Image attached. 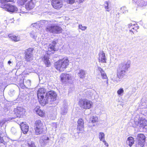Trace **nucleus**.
Instances as JSON below:
<instances>
[{"label":"nucleus","instance_id":"dca6fc26","mask_svg":"<svg viewBox=\"0 0 147 147\" xmlns=\"http://www.w3.org/2000/svg\"><path fill=\"white\" fill-rule=\"evenodd\" d=\"M38 97L39 102L40 104L42 106H44L46 104L49 103L51 104L49 100H48V99L46 98V96L45 97H44V96L42 97Z\"/></svg>","mask_w":147,"mask_h":147},{"label":"nucleus","instance_id":"423d86ee","mask_svg":"<svg viewBox=\"0 0 147 147\" xmlns=\"http://www.w3.org/2000/svg\"><path fill=\"white\" fill-rule=\"evenodd\" d=\"M1 7L5 10L12 13L16 12L18 10L16 6L9 3L4 4Z\"/></svg>","mask_w":147,"mask_h":147},{"label":"nucleus","instance_id":"c85d7f7f","mask_svg":"<svg viewBox=\"0 0 147 147\" xmlns=\"http://www.w3.org/2000/svg\"><path fill=\"white\" fill-rule=\"evenodd\" d=\"M86 74V71L82 69L80 70V72L78 73V76L81 78H84Z\"/></svg>","mask_w":147,"mask_h":147},{"label":"nucleus","instance_id":"7c9ffc66","mask_svg":"<svg viewBox=\"0 0 147 147\" xmlns=\"http://www.w3.org/2000/svg\"><path fill=\"white\" fill-rule=\"evenodd\" d=\"M111 80L115 83L119 82L121 80V79L118 77L117 76H114L111 78Z\"/></svg>","mask_w":147,"mask_h":147},{"label":"nucleus","instance_id":"72a5a7b5","mask_svg":"<svg viewBox=\"0 0 147 147\" xmlns=\"http://www.w3.org/2000/svg\"><path fill=\"white\" fill-rule=\"evenodd\" d=\"M105 135L102 132L99 133L98 137L100 141H102L105 140Z\"/></svg>","mask_w":147,"mask_h":147},{"label":"nucleus","instance_id":"1a4fd4ad","mask_svg":"<svg viewBox=\"0 0 147 147\" xmlns=\"http://www.w3.org/2000/svg\"><path fill=\"white\" fill-rule=\"evenodd\" d=\"M56 43L57 42L55 41H53L48 46L47 50L46 51L47 54L50 55L54 53L55 50V47Z\"/></svg>","mask_w":147,"mask_h":147},{"label":"nucleus","instance_id":"7ed1b4c3","mask_svg":"<svg viewBox=\"0 0 147 147\" xmlns=\"http://www.w3.org/2000/svg\"><path fill=\"white\" fill-rule=\"evenodd\" d=\"M35 134L39 135L44 132H45L46 127L43 125L42 122L39 119L36 120L34 123Z\"/></svg>","mask_w":147,"mask_h":147},{"label":"nucleus","instance_id":"58836bf2","mask_svg":"<svg viewBox=\"0 0 147 147\" xmlns=\"http://www.w3.org/2000/svg\"><path fill=\"white\" fill-rule=\"evenodd\" d=\"M30 34V37L33 38L35 39L37 37L36 32H34L32 31Z\"/></svg>","mask_w":147,"mask_h":147},{"label":"nucleus","instance_id":"5701e85b","mask_svg":"<svg viewBox=\"0 0 147 147\" xmlns=\"http://www.w3.org/2000/svg\"><path fill=\"white\" fill-rule=\"evenodd\" d=\"M134 138L130 136L127 138L126 143L127 144L131 147L134 143Z\"/></svg>","mask_w":147,"mask_h":147},{"label":"nucleus","instance_id":"2eb2a0df","mask_svg":"<svg viewBox=\"0 0 147 147\" xmlns=\"http://www.w3.org/2000/svg\"><path fill=\"white\" fill-rule=\"evenodd\" d=\"M84 121L82 118H80L77 121V129L79 131H82L84 129Z\"/></svg>","mask_w":147,"mask_h":147},{"label":"nucleus","instance_id":"473e14b6","mask_svg":"<svg viewBox=\"0 0 147 147\" xmlns=\"http://www.w3.org/2000/svg\"><path fill=\"white\" fill-rule=\"evenodd\" d=\"M98 118L96 116H93L90 119V122L93 123L98 122Z\"/></svg>","mask_w":147,"mask_h":147},{"label":"nucleus","instance_id":"c9c22d12","mask_svg":"<svg viewBox=\"0 0 147 147\" xmlns=\"http://www.w3.org/2000/svg\"><path fill=\"white\" fill-rule=\"evenodd\" d=\"M28 146V147H35V145L34 142L32 141H28L27 142Z\"/></svg>","mask_w":147,"mask_h":147},{"label":"nucleus","instance_id":"f3484780","mask_svg":"<svg viewBox=\"0 0 147 147\" xmlns=\"http://www.w3.org/2000/svg\"><path fill=\"white\" fill-rule=\"evenodd\" d=\"M126 72L124 70L119 69L117 73V76L121 80L126 77Z\"/></svg>","mask_w":147,"mask_h":147},{"label":"nucleus","instance_id":"864d4df0","mask_svg":"<svg viewBox=\"0 0 147 147\" xmlns=\"http://www.w3.org/2000/svg\"><path fill=\"white\" fill-rule=\"evenodd\" d=\"M21 12H22V13H25V11H21Z\"/></svg>","mask_w":147,"mask_h":147},{"label":"nucleus","instance_id":"6ab92c4d","mask_svg":"<svg viewBox=\"0 0 147 147\" xmlns=\"http://www.w3.org/2000/svg\"><path fill=\"white\" fill-rule=\"evenodd\" d=\"M93 91L91 90H86L84 93V97L89 98L91 97L93 94Z\"/></svg>","mask_w":147,"mask_h":147},{"label":"nucleus","instance_id":"a211bd4d","mask_svg":"<svg viewBox=\"0 0 147 147\" xmlns=\"http://www.w3.org/2000/svg\"><path fill=\"white\" fill-rule=\"evenodd\" d=\"M20 127L22 131L24 134H26L28 131L29 127L25 123H22L20 125Z\"/></svg>","mask_w":147,"mask_h":147},{"label":"nucleus","instance_id":"c756f323","mask_svg":"<svg viewBox=\"0 0 147 147\" xmlns=\"http://www.w3.org/2000/svg\"><path fill=\"white\" fill-rule=\"evenodd\" d=\"M138 5L141 7H143L146 6L147 4V0H142L140 2H138L137 3Z\"/></svg>","mask_w":147,"mask_h":147},{"label":"nucleus","instance_id":"a19ab883","mask_svg":"<svg viewBox=\"0 0 147 147\" xmlns=\"http://www.w3.org/2000/svg\"><path fill=\"white\" fill-rule=\"evenodd\" d=\"M136 25L135 24L132 25V24H129V29H131L130 30L131 31L133 32L134 31L133 30H134V26H136Z\"/></svg>","mask_w":147,"mask_h":147},{"label":"nucleus","instance_id":"f704fd0d","mask_svg":"<svg viewBox=\"0 0 147 147\" xmlns=\"http://www.w3.org/2000/svg\"><path fill=\"white\" fill-rule=\"evenodd\" d=\"M145 120H140V121L138 122L139 124H140V126L142 128L144 127V126L146 125V122Z\"/></svg>","mask_w":147,"mask_h":147},{"label":"nucleus","instance_id":"a18cd8bd","mask_svg":"<svg viewBox=\"0 0 147 147\" xmlns=\"http://www.w3.org/2000/svg\"><path fill=\"white\" fill-rule=\"evenodd\" d=\"M11 131L13 134H15L16 132V129L14 127H12L11 129Z\"/></svg>","mask_w":147,"mask_h":147},{"label":"nucleus","instance_id":"a878e982","mask_svg":"<svg viewBox=\"0 0 147 147\" xmlns=\"http://www.w3.org/2000/svg\"><path fill=\"white\" fill-rule=\"evenodd\" d=\"M42 59L47 67H49L51 66V63L49 60L47 56H45Z\"/></svg>","mask_w":147,"mask_h":147},{"label":"nucleus","instance_id":"4c0bfd02","mask_svg":"<svg viewBox=\"0 0 147 147\" xmlns=\"http://www.w3.org/2000/svg\"><path fill=\"white\" fill-rule=\"evenodd\" d=\"M9 120H11L10 119H9ZM8 120L7 119H3L1 120L0 121V126H2L3 125L5 124V122L8 121Z\"/></svg>","mask_w":147,"mask_h":147},{"label":"nucleus","instance_id":"9d476101","mask_svg":"<svg viewBox=\"0 0 147 147\" xmlns=\"http://www.w3.org/2000/svg\"><path fill=\"white\" fill-rule=\"evenodd\" d=\"M49 141V137L46 135L41 136L39 140V143L42 146H45L48 144Z\"/></svg>","mask_w":147,"mask_h":147},{"label":"nucleus","instance_id":"3c124183","mask_svg":"<svg viewBox=\"0 0 147 147\" xmlns=\"http://www.w3.org/2000/svg\"><path fill=\"white\" fill-rule=\"evenodd\" d=\"M8 64L10 65L11 66V64H12V62L11 61H9L8 62Z\"/></svg>","mask_w":147,"mask_h":147},{"label":"nucleus","instance_id":"4468645a","mask_svg":"<svg viewBox=\"0 0 147 147\" xmlns=\"http://www.w3.org/2000/svg\"><path fill=\"white\" fill-rule=\"evenodd\" d=\"M60 78L61 82L65 83L68 82V81L71 80L72 76L71 74H62L60 75Z\"/></svg>","mask_w":147,"mask_h":147},{"label":"nucleus","instance_id":"79ce46f5","mask_svg":"<svg viewBox=\"0 0 147 147\" xmlns=\"http://www.w3.org/2000/svg\"><path fill=\"white\" fill-rule=\"evenodd\" d=\"M78 26L79 28L82 30H85L87 28V27L86 26H83L81 24H79Z\"/></svg>","mask_w":147,"mask_h":147},{"label":"nucleus","instance_id":"412c9836","mask_svg":"<svg viewBox=\"0 0 147 147\" xmlns=\"http://www.w3.org/2000/svg\"><path fill=\"white\" fill-rule=\"evenodd\" d=\"M100 60L101 62L102 63H106L107 58L105 56V54L103 52V51H102L99 54Z\"/></svg>","mask_w":147,"mask_h":147},{"label":"nucleus","instance_id":"f03ea898","mask_svg":"<svg viewBox=\"0 0 147 147\" xmlns=\"http://www.w3.org/2000/svg\"><path fill=\"white\" fill-rule=\"evenodd\" d=\"M69 62L68 59L67 58H64L60 59L59 61L55 63V65L57 70L62 71H64L68 66Z\"/></svg>","mask_w":147,"mask_h":147},{"label":"nucleus","instance_id":"e433bc0d","mask_svg":"<svg viewBox=\"0 0 147 147\" xmlns=\"http://www.w3.org/2000/svg\"><path fill=\"white\" fill-rule=\"evenodd\" d=\"M124 92V90L123 88H120L118 90L117 92V94L119 96H122Z\"/></svg>","mask_w":147,"mask_h":147},{"label":"nucleus","instance_id":"4be33fe9","mask_svg":"<svg viewBox=\"0 0 147 147\" xmlns=\"http://www.w3.org/2000/svg\"><path fill=\"white\" fill-rule=\"evenodd\" d=\"M35 6V4L33 0H31L26 5V8L28 10L33 9Z\"/></svg>","mask_w":147,"mask_h":147},{"label":"nucleus","instance_id":"de8ad7c7","mask_svg":"<svg viewBox=\"0 0 147 147\" xmlns=\"http://www.w3.org/2000/svg\"><path fill=\"white\" fill-rule=\"evenodd\" d=\"M75 0H67L68 3L70 4L73 3L75 2Z\"/></svg>","mask_w":147,"mask_h":147},{"label":"nucleus","instance_id":"39448f33","mask_svg":"<svg viewBox=\"0 0 147 147\" xmlns=\"http://www.w3.org/2000/svg\"><path fill=\"white\" fill-rule=\"evenodd\" d=\"M13 112L14 116L9 118V119L11 120H13L16 117H19V118L21 117V116L24 114L25 111L22 107H17L16 109H15Z\"/></svg>","mask_w":147,"mask_h":147},{"label":"nucleus","instance_id":"ddd939ff","mask_svg":"<svg viewBox=\"0 0 147 147\" xmlns=\"http://www.w3.org/2000/svg\"><path fill=\"white\" fill-rule=\"evenodd\" d=\"M51 4L53 7L56 9H59L63 5L61 0H52Z\"/></svg>","mask_w":147,"mask_h":147},{"label":"nucleus","instance_id":"8fccbe9b","mask_svg":"<svg viewBox=\"0 0 147 147\" xmlns=\"http://www.w3.org/2000/svg\"><path fill=\"white\" fill-rule=\"evenodd\" d=\"M134 30H137L139 28V26H134Z\"/></svg>","mask_w":147,"mask_h":147},{"label":"nucleus","instance_id":"37998d69","mask_svg":"<svg viewBox=\"0 0 147 147\" xmlns=\"http://www.w3.org/2000/svg\"><path fill=\"white\" fill-rule=\"evenodd\" d=\"M0 143L3 144L4 145L6 144V142L3 140V138L1 137V136H0Z\"/></svg>","mask_w":147,"mask_h":147},{"label":"nucleus","instance_id":"0eeeda50","mask_svg":"<svg viewBox=\"0 0 147 147\" xmlns=\"http://www.w3.org/2000/svg\"><path fill=\"white\" fill-rule=\"evenodd\" d=\"M46 96L48 100L51 103V102L54 101L56 99L57 94L55 91L51 90L47 94Z\"/></svg>","mask_w":147,"mask_h":147},{"label":"nucleus","instance_id":"603ef678","mask_svg":"<svg viewBox=\"0 0 147 147\" xmlns=\"http://www.w3.org/2000/svg\"><path fill=\"white\" fill-rule=\"evenodd\" d=\"M106 83L107 84H108V80H107L106 81Z\"/></svg>","mask_w":147,"mask_h":147},{"label":"nucleus","instance_id":"6e6552de","mask_svg":"<svg viewBox=\"0 0 147 147\" xmlns=\"http://www.w3.org/2000/svg\"><path fill=\"white\" fill-rule=\"evenodd\" d=\"M136 139L138 141V144L141 146L143 147L145 142V136L143 134H138L137 136Z\"/></svg>","mask_w":147,"mask_h":147},{"label":"nucleus","instance_id":"393cba45","mask_svg":"<svg viewBox=\"0 0 147 147\" xmlns=\"http://www.w3.org/2000/svg\"><path fill=\"white\" fill-rule=\"evenodd\" d=\"M45 93V90L43 88H39L38 90L37 93V97L40 98L43 96L44 94ZM41 98V97H40Z\"/></svg>","mask_w":147,"mask_h":147},{"label":"nucleus","instance_id":"f8f14e48","mask_svg":"<svg viewBox=\"0 0 147 147\" xmlns=\"http://www.w3.org/2000/svg\"><path fill=\"white\" fill-rule=\"evenodd\" d=\"M130 62L129 61L121 63L119 65V69L126 72L130 67Z\"/></svg>","mask_w":147,"mask_h":147},{"label":"nucleus","instance_id":"ea45409f","mask_svg":"<svg viewBox=\"0 0 147 147\" xmlns=\"http://www.w3.org/2000/svg\"><path fill=\"white\" fill-rule=\"evenodd\" d=\"M23 84H24V86H29L31 85V81L30 80H28L25 82L24 84H21V85L22 86Z\"/></svg>","mask_w":147,"mask_h":147},{"label":"nucleus","instance_id":"9b49d317","mask_svg":"<svg viewBox=\"0 0 147 147\" xmlns=\"http://www.w3.org/2000/svg\"><path fill=\"white\" fill-rule=\"evenodd\" d=\"M33 49L29 48L25 51V59L28 61H30L33 60L32 53Z\"/></svg>","mask_w":147,"mask_h":147},{"label":"nucleus","instance_id":"bb28decb","mask_svg":"<svg viewBox=\"0 0 147 147\" xmlns=\"http://www.w3.org/2000/svg\"><path fill=\"white\" fill-rule=\"evenodd\" d=\"M8 36L11 38L12 40L15 42L19 41L20 40V38L18 36H16L11 34H9Z\"/></svg>","mask_w":147,"mask_h":147},{"label":"nucleus","instance_id":"cd10ccee","mask_svg":"<svg viewBox=\"0 0 147 147\" xmlns=\"http://www.w3.org/2000/svg\"><path fill=\"white\" fill-rule=\"evenodd\" d=\"M110 2L109 1L105 2L104 4V7L106 11L109 12L111 9L110 6H109V4Z\"/></svg>","mask_w":147,"mask_h":147},{"label":"nucleus","instance_id":"b1692460","mask_svg":"<svg viewBox=\"0 0 147 147\" xmlns=\"http://www.w3.org/2000/svg\"><path fill=\"white\" fill-rule=\"evenodd\" d=\"M97 70L100 72L102 78L104 79H107V77L106 74L105 73L101 67L98 66Z\"/></svg>","mask_w":147,"mask_h":147},{"label":"nucleus","instance_id":"2f4dec72","mask_svg":"<svg viewBox=\"0 0 147 147\" xmlns=\"http://www.w3.org/2000/svg\"><path fill=\"white\" fill-rule=\"evenodd\" d=\"M67 107L64 106L61 109V113L62 115H65L67 113Z\"/></svg>","mask_w":147,"mask_h":147},{"label":"nucleus","instance_id":"09e8293b","mask_svg":"<svg viewBox=\"0 0 147 147\" xmlns=\"http://www.w3.org/2000/svg\"><path fill=\"white\" fill-rule=\"evenodd\" d=\"M104 143L105 145L107 146L108 147L109 146L108 144L106 142L105 140L102 141Z\"/></svg>","mask_w":147,"mask_h":147},{"label":"nucleus","instance_id":"49530a36","mask_svg":"<svg viewBox=\"0 0 147 147\" xmlns=\"http://www.w3.org/2000/svg\"><path fill=\"white\" fill-rule=\"evenodd\" d=\"M126 7H123L121 8V10L123 11V13H125L126 12H127V10L126 9Z\"/></svg>","mask_w":147,"mask_h":147},{"label":"nucleus","instance_id":"c03bdc74","mask_svg":"<svg viewBox=\"0 0 147 147\" xmlns=\"http://www.w3.org/2000/svg\"><path fill=\"white\" fill-rule=\"evenodd\" d=\"M11 0H0V2L3 5L4 4H5V3H7L11 1Z\"/></svg>","mask_w":147,"mask_h":147},{"label":"nucleus","instance_id":"aec40b11","mask_svg":"<svg viewBox=\"0 0 147 147\" xmlns=\"http://www.w3.org/2000/svg\"><path fill=\"white\" fill-rule=\"evenodd\" d=\"M34 112H36V114L40 117L44 116L45 114V112L40 109L38 107H36L34 109Z\"/></svg>","mask_w":147,"mask_h":147},{"label":"nucleus","instance_id":"20e7f679","mask_svg":"<svg viewBox=\"0 0 147 147\" xmlns=\"http://www.w3.org/2000/svg\"><path fill=\"white\" fill-rule=\"evenodd\" d=\"M78 104L82 108L85 109H90L92 105V102L86 99H80Z\"/></svg>","mask_w":147,"mask_h":147},{"label":"nucleus","instance_id":"f257e3e1","mask_svg":"<svg viewBox=\"0 0 147 147\" xmlns=\"http://www.w3.org/2000/svg\"><path fill=\"white\" fill-rule=\"evenodd\" d=\"M40 23L46 25L45 30L50 33L59 34L62 32V28L55 21L42 20L40 21Z\"/></svg>","mask_w":147,"mask_h":147}]
</instances>
